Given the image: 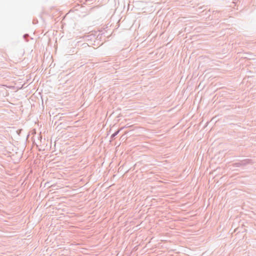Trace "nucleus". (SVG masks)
<instances>
[{
    "instance_id": "nucleus-1",
    "label": "nucleus",
    "mask_w": 256,
    "mask_h": 256,
    "mask_svg": "<svg viewBox=\"0 0 256 256\" xmlns=\"http://www.w3.org/2000/svg\"><path fill=\"white\" fill-rule=\"evenodd\" d=\"M253 162L252 160L250 159H244L241 160H240L238 162L234 163L232 164V166L234 168L236 167H240V166H245L248 164H252Z\"/></svg>"
},
{
    "instance_id": "nucleus-2",
    "label": "nucleus",
    "mask_w": 256,
    "mask_h": 256,
    "mask_svg": "<svg viewBox=\"0 0 256 256\" xmlns=\"http://www.w3.org/2000/svg\"><path fill=\"white\" fill-rule=\"evenodd\" d=\"M120 129L118 130L116 132H114L113 134H112L110 136V140H113L115 138V136L120 132Z\"/></svg>"
},
{
    "instance_id": "nucleus-3",
    "label": "nucleus",
    "mask_w": 256,
    "mask_h": 256,
    "mask_svg": "<svg viewBox=\"0 0 256 256\" xmlns=\"http://www.w3.org/2000/svg\"><path fill=\"white\" fill-rule=\"evenodd\" d=\"M28 34H24V37L25 38Z\"/></svg>"
}]
</instances>
